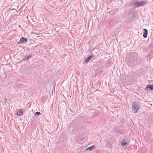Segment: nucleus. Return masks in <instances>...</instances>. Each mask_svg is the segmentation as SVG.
<instances>
[{"label": "nucleus", "mask_w": 153, "mask_h": 153, "mask_svg": "<svg viewBox=\"0 0 153 153\" xmlns=\"http://www.w3.org/2000/svg\"><path fill=\"white\" fill-rule=\"evenodd\" d=\"M136 54L133 53L131 55L128 60V65L130 66H135L137 65V62H136Z\"/></svg>", "instance_id": "f257e3e1"}, {"label": "nucleus", "mask_w": 153, "mask_h": 153, "mask_svg": "<svg viewBox=\"0 0 153 153\" xmlns=\"http://www.w3.org/2000/svg\"><path fill=\"white\" fill-rule=\"evenodd\" d=\"M146 3V1H137L135 0L131 2L130 5L133 4L136 7L145 5Z\"/></svg>", "instance_id": "f03ea898"}, {"label": "nucleus", "mask_w": 153, "mask_h": 153, "mask_svg": "<svg viewBox=\"0 0 153 153\" xmlns=\"http://www.w3.org/2000/svg\"><path fill=\"white\" fill-rule=\"evenodd\" d=\"M132 108L134 113H136L140 108V105L137 102L135 101L132 105Z\"/></svg>", "instance_id": "7ed1b4c3"}, {"label": "nucleus", "mask_w": 153, "mask_h": 153, "mask_svg": "<svg viewBox=\"0 0 153 153\" xmlns=\"http://www.w3.org/2000/svg\"><path fill=\"white\" fill-rule=\"evenodd\" d=\"M135 17V16L134 11H132L131 10H130L126 16V18L130 21H133V19Z\"/></svg>", "instance_id": "20e7f679"}, {"label": "nucleus", "mask_w": 153, "mask_h": 153, "mask_svg": "<svg viewBox=\"0 0 153 153\" xmlns=\"http://www.w3.org/2000/svg\"><path fill=\"white\" fill-rule=\"evenodd\" d=\"M76 130L75 129V126H71L69 128V131L71 133L75 134L77 133Z\"/></svg>", "instance_id": "39448f33"}, {"label": "nucleus", "mask_w": 153, "mask_h": 153, "mask_svg": "<svg viewBox=\"0 0 153 153\" xmlns=\"http://www.w3.org/2000/svg\"><path fill=\"white\" fill-rule=\"evenodd\" d=\"M145 90L146 91H149L150 90H153V85H148L145 88Z\"/></svg>", "instance_id": "423d86ee"}, {"label": "nucleus", "mask_w": 153, "mask_h": 153, "mask_svg": "<svg viewBox=\"0 0 153 153\" xmlns=\"http://www.w3.org/2000/svg\"><path fill=\"white\" fill-rule=\"evenodd\" d=\"M136 62H137V65L141 64L142 63L141 58L140 56H138L137 54L136 55Z\"/></svg>", "instance_id": "0eeeda50"}, {"label": "nucleus", "mask_w": 153, "mask_h": 153, "mask_svg": "<svg viewBox=\"0 0 153 153\" xmlns=\"http://www.w3.org/2000/svg\"><path fill=\"white\" fill-rule=\"evenodd\" d=\"M27 39L25 38L24 37H21L20 40L18 42V43L19 44H21L22 43H26L27 42Z\"/></svg>", "instance_id": "6e6552de"}, {"label": "nucleus", "mask_w": 153, "mask_h": 153, "mask_svg": "<svg viewBox=\"0 0 153 153\" xmlns=\"http://www.w3.org/2000/svg\"><path fill=\"white\" fill-rule=\"evenodd\" d=\"M75 129L76 130L77 133L81 130L82 128L81 124H76L75 125Z\"/></svg>", "instance_id": "1a4fd4ad"}, {"label": "nucleus", "mask_w": 153, "mask_h": 153, "mask_svg": "<svg viewBox=\"0 0 153 153\" xmlns=\"http://www.w3.org/2000/svg\"><path fill=\"white\" fill-rule=\"evenodd\" d=\"M94 56L93 55L89 56L85 59L84 61V62L85 63H88L89 61Z\"/></svg>", "instance_id": "9d476101"}, {"label": "nucleus", "mask_w": 153, "mask_h": 153, "mask_svg": "<svg viewBox=\"0 0 153 153\" xmlns=\"http://www.w3.org/2000/svg\"><path fill=\"white\" fill-rule=\"evenodd\" d=\"M143 37L145 38H146L147 37V35L148 33V30L146 29H143Z\"/></svg>", "instance_id": "9b49d317"}, {"label": "nucleus", "mask_w": 153, "mask_h": 153, "mask_svg": "<svg viewBox=\"0 0 153 153\" xmlns=\"http://www.w3.org/2000/svg\"><path fill=\"white\" fill-rule=\"evenodd\" d=\"M32 56L31 54L30 55L27 56H25L22 59V61H25L27 60L28 59Z\"/></svg>", "instance_id": "f8f14e48"}, {"label": "nucleus", "mask_w": 153, "mask_h": 153, "mask_svg": "<svg viewBox=\"0 0 153 153\" xmlns=\"http://www.w3.org/2000/svg\"><path fill=\"white\" fill-rule=\"evenodd\" d=\"M127 144V143L125 140H123L121 142V145L123 146H125Z\"/></svg>", "instance_id": "ddd939ff"}, {"label": "nucleus", "mask_w": 153, "mask_h": 153, "mask_svg": "<svg viewBox=\"0 0 153 153\" xmlns=\"http://www.w3.org/2000/svg\"><path fill=\"white\" fill-rule=\"evenodd\" d=\"M23 113V112L22 110H19L17 112L16 114L18 116H20Z\"/></svg>", "instance_id": "4468645a"}, {"label": "nucleus", "mask_w": 153, "mask_h": 153, "mask_svg": "<svg viewBox=\"0 0 153 153\" xmlns=\"http://www.w3.org/2000/svg\"><path fill=\"white\" fill-rule=\"evenodd\" d=\"M94 146H92L90 147H88L87 148L86 150H93L94 149Z\"/></svg>", "instance_id": "2eb2a0df"}, {"label": "nucleus", "mask_w": 153, "mask_h": 153, "mask_svg": "<svg viewBox=\"0 0 153 153\" xmlns=\"http://www.w3.org/2000/svg\"><path fill=\"white\" fill-rule=\"evenodd\" d=\"M40 114H41V113L39 111L36 112L34 114L35 116L36 117H38Z\"/></svg>", "instance_id": "dca6fc26"}, {"label": "nucleus", "mask_w": 153, "mask_h": 153, "mask_svg": "<svg viewBox=\"0 0 153 153\" xmlns=\"http://www.w3.org/2000/svg\"><path fill=\"white\" fill-rule=\"evenodd\" d=\"M112 90H113V93L114 92V88H112Z\"/></svg>", "instance_id": "f3484780"}, {"label": "nucleus", "mask_w": 153, "mask_h": 153, "mask_svg": "<svg viewBox=\"0 0 153 153\" xmlns=\"http://www.w3.org/2000/svg\"><path fill=\"white\" fill-rule=\"evenodd\" d=\"M78 75L80 74L79 72H77L76 73Z\"/></svg>", "instance_id": "a211bd4d"}, {"label": "nucleus", "mask_w": 153, "mask_h": 153, "mask_svg": "<svg viewBox=\"0 0 153 153\" xmlns=\"http://www.w3.org/2000/svg\"><path fill=\"white\" fill-rule=\"evenodd\" d=\"M7 100V99L5 98V103H6V102Z\"/></svg>", "instance_id": "6ab92c4d"}]
</instances>
